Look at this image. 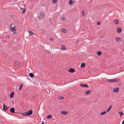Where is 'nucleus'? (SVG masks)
Masks as SVG:
<instances>
[{
	"instance_id": "nucleus-22",
	"label": "nucleus",
	"mask_w": 124,
	"mask_h": 124,
	"mask_svg": "<svg viewBox=\"0 0 124 124\" xmlns=\"http://www.w3.org/2000/svg\"><path fill=\"white\" fill-rule=\"evenodd\" d=\"M23 86V85L22 84H21L20 85L19 89L20 90H21Z\"/></svg>"
},
{
	"instance_id": "nucleus-39",
	"label": "nucleus",
	"mask_w": 124,
	"mask_h": 124,
	"mask_svg": "<svg viewBox=\"0 0 124 124\" xmlns=\"http://www.w3.org/2000/svg\"><path fill=\"white\" fill-rule=\"evenodd\" d=\"M8 37H9V35H7L6 36V37L7 38Z\"/></svg>"
},
{
	"instance_id": "nucleus-37",
	"label": "nucleus",
	"mask_w": 124,
	"mask_h": 124,
	"mask_svg": "<svg viewBox=\"0 0 124 124\" xmlns=\"http://www.w3.org/2000/svg\"><path fill=\"white\" fill-rule=\"evenodd\" d=\"M53 38H50V40H53Z\"/></svg>"
},
{
	"instance_id": "nucleus-32",
	"label": "nucleus",
	"mask_w": 124,
	"mask_h": 124,
	"mask_svg": "<svg viewBox=\"0 0 124 124\" xmlns=\"http://www.w3.org/2000/svg\"><path fill=\"white\" fill-rule=\"evenodd\" d=\"M39 19H41L42 18V16H39Z\"/></svg>"
},
{
	"instance_id": "nucleus-5",
	"label": "nucleus",
	"mask_w": 124,
	"mask_h": 124,
	"mask_svg": "<svg viewBox=\"0 0 124 124\" xmlns=\"http://www.w3.org/2000/svg\"><path fill=\"white\" fill-rule=\"evenodd\" d=\"M113 89V92L115 93H117L118 91L119 88L118 87H116L115 88H114Z\"/></svg>"
},
{
	"instance_id": "nucleus-12",
	"label": "nucleus",
	"mask_w": 124,
	"mask_h": 124,
	"mask_svg": "<svg viewBox=\"0 0 124 124\" xmlns=\"http://www.w3.org/2000/svg\"><path fill=\"white\" fill-rule=\"evenodd\" d=\"M39 14L41 16L42 18H43L44 17V13L41 12Z\"/></svg>"
},
{
	"instance_id": "nucleus-16",
	"label": "nucleus",
	"mask_w": 124,
	"mask_h": 124,
	"mask_svg": "<svg viewBox=\"0 0 124 124\" xmlns=\"http://www.w3.org/2000/svg\"><path fill=\"white\" fill-rule=\"evenodd\" d=\"M21 9H22V13H24L25 11H26L25 9V8L24 9L23 8H21Z\"/></svg>"
},
{
	"instance_id": "nucleus-18",
	"label": "nucleus",
	"mask_w": 124,
	"mask_h": 124,
	"mask_svg": "<svg viewBox=\"0 0 124 124\" xmlns=\"http://www.w3.org/2000/svg\"><path fill=\"white\" fill-rule=\"evenodd\" d=\"M90 91L89 90H88L87 91H86L85 93L86 94H89L90 92Z\"/></svg>"
},
{
	"instance_id": "nucleus-19",
	"label": "nucleus",
	"mask_w": 124,
	"mask_h": 124,
	"mask_svg": "<svg viewBox=\"0 0 124 124\" xmlns=\"http://www.w3.org/2000/svg\"><path fill=\"white\" fill-rule=\"evenodd\" d=\"M111 106L110 105L108 108L106 110V112H108L111 109Z\"/></svg>"
},
{
	"instance_id": "nucleus-4",
	"label": "nucleus",
	"mask_w": 124,
	"mask_h": 124,
	"mask_svg": "<svg viewBox=\"0 0 124 124\" xmlns=\"http://www.w3.org/2000/svg\"><path fill=\"white\" fill-rule=\"evenodd\" d=\"M3 109L5 110H7L10 107H7V106L5 105L4 104H3Z\"/></svg>"
},
{
	"instance_id": "nucleus-10",
	"label": "nucleus",
	"mask_w": 124,
	"mask_h": 124,
	"mask_svg": "<svg viewBox=\"0 0 124 124\" xmlns=\"http://www.w3.org/2000/svg\"><path fill=\"white\" fill-rule=\"evenodd\" d=\"M14 93V92H13L10 93V97L11 98H12L13 97Z\"/></svg>"
},
{
	"instance_id": "nucleus-31",
	"label": "nucleus",
	"mask_w": 124,
	"mask_h": 124,
	"mask_svg": "<svg viewBox=\"0 0 124 124\" xmlns=\"http://www.w3.org/2000/svg\"><path fill=\"white\" fill-rule=\"evenodd\" d=\"M61 19L62 20H64L65 19V17H61Z\"/></svg>"
},
{
	"instance_id": "nucleus-36",
	"label": "nucleus",
	"mask_w": 124,
	"mask_h": 124,
	"mask_svg": "<svg viewBox=\"0 0 124 124\" xmlns=\"http://www.w3.org/2000/svg\"><path fill=\"white\" fill-rule=\"evenodd\" d=\"M16 63V64H17V65H18V63L17 62H16L14 63L15 64V63Z\"/></svg>"
},
{
	"instance_id": "nucleus-20",
	"label": "nucleus",
	"mask_w": 124,
	"mask_h": 124,
	"mask_svg": "<svg viewBox=\"0 0 124 124\" xmlns=\"http://www.w3.org/2000/svg\"><path fill=\"white\" fill-rule=\"evenodd\" d=\"M52 117V116L51 115H49L47 116L46 118L47 119L50 118H51Z\"/></svg>"
},
{
	"instance_id": "nucleus-8",
	"label": "nucleus",
	"mask_w": 124,
	"mask_h": 124,
	"mask_svg": "<svg viewBox=\"0 0 124 124\" xmlns=\"http://www.w3.org/2000/svg\"><path fill=\"white\" fill-rule=\"evenodd\" d=\"M80 86L82 87H87L88 88L89 86H88L86 84H85L84 85H83L82 84H81L80 85Z\"/></svg>"
},
{
	"instance_id": "nucleus-24",
	"label": "nucleus",
	"mask_w": 124,
	"mask_h": 124,
	"mask_svg": "<svg viewBox=\"0 0 124 124\" xmlns=\"http://www.w3.org/2000/svg\"><path fill=\"white\" fill-rule=\"evenodd\" d=\"M73 1L72 0H70L69 2V4L71 5L73 2Z\"/></svg>"
},
{
	"instance_id": "nucleus-35",
	"label": "nucleus",
	"mask_w": 124,
	"mask_h": 124,
	"mask_svg": "<svg viewBox=\"0 0 124 124\" xmlns=\"http://www.w3.org/2000/svg\"><path fill=\"white\" fill-rule=\"evenodd\" d=\"M82 13H83V15H85V13L84 12V11L83 10L82 11Z\"/></svg>"
},
{
	"instance_id": "nucleus-33",
	"label": "nucleus",
	"mask_w": 124,
	"mask_h": 124,
	"mask_svg": "<svg viewBox=\"0 0 124 124\" xmlns=\"http://www.w3.org/2000/svg\"><path fill=\"white\" fill-rule=\"evenodd\" d=\"M100 23L101 22H99L97 23V25H99L100 24Z\"/></svg>"
},
{
	"instance_id": "nucleus-30",
	"label": "nucleus",
	"mask_w": 124,
	"mask_h": 124,
	"mask_svg": "<svg viewBox=\"0 0 124 124\" xmlns=\"http://www.w3.org/2000/svg\"><path fill=\"white\" fill-rule=\"evenodd\" d=\"M13 24L12 23H11L10 25V28H13Z\"/></svg>"
},
{
	"instance_id": "nucleus-13",
	"label": "nucleus",
	"mask_w": 124,
	"mask_h": 124,
	"mask_svg": "<svg viewBox=\"0 0 124 124\" xmlns=\"http://www.w3.org/2000/svg\"><path fill=\"white\" fill-rule=\"evenodd\" d=\"M85 66V63H82L81 65V67L82 68H84Z\"/></svg>"
},
{
	"instance_id": "nucleus-28",
	"label": "nucleus",
	"mask_w": 124,
	"mask_h": 124,
	"mask_svg": "<svg viewBox=\"0 0 124 124\" xmlns=\"http://www.w3.org/2000/svg\"><path fill=\"white\" fill-rule=\"evenodd\" d=\"M29 35H32L33 34V32L31 31H29Z\"/></svg>"
},
{
	"instance_id": "nucleus-21",
	"label": "nucleus",
	"mask_w": 124,
	"mask_h": 124,
	"mask_svg": "<svg viewBox=\"0 0 124 124\" xmlns=\"http://www.w3.org/2000/svg\"><path fill=\"white\" fill-rule=\"evenodd\" d=\"M66 49L65 47L64 46H62L61 49L63 50H65Z\"/></svg>"
},
{
	"instance_id": "nucleus-25",
	"label": "nucleus",
	"mask_w": 124,
	"mask_h": 124,
	"mask_svg": "<svg viewBox=\"0 0 124 124\" xmlns=\"http://www.w3.org/2000/svg\"><path fill=\"white\" fill-rule=\"evenodd\" d=\"M101 54V53L100 51H98L97 52V55L99 56H100Z\"/></svg>"
},
{
	"instance_id": "nucleus-6",
	"label": "nucleus",
	"mask_w": 124,
	"mask_h": 124,
	"mask_svg": "<svg viewBox=\"0 0 124 124\" xmlns=\"http://www.w3.org/2000/svg\"><path fill=\"white\" fill-rule=\"evenodd\" d=\"M68 71L71 72L73 73L75 72V70L74 69L70 68L69 69Z\"/></svg>"
},
{
	"instance_id": "nucleus-7",
	"label": "nucleus",
	"mask_w": 124,
	"mask_h": 124,
	"mask_svg": "<svg viewBox=\"0 0 124 124\" xmlns=\"http://www.w3.org/2000/svg\"><path fill=\"white\" fill-rule=\"evenodd\" d=\"M15 109L14 108H11L10 110V112L11 113H15Z\"/></svg>"
},
{
	"instance_id": "nucleus-29",
	"label": "nucleus",
	"mask_w": 124,
	"mask_h": 124,
	"mask_svg": "<svg viewBox=\"0 0 124 124\" xmlns=\"http://www.w3.org/2000/svg\"><path fill=\"white\" fill-rule=\"evenodd\" d=\"M52 1L53 3H55L57 2V0H52Z\"/></svg>"
},
{
	"instance_id": "nucleus-23",
	"label": "nucleus",
	"mask_w": 124,
	"mask_h": 124,
	"mask_svg": "<svg viewBox=\"0 0 124 124\" xmlns=\"http://www.w3.org/2000/svg\"><path fill=\"white\" fill-rule=\"evenodd\" d=\"M106 111H104V112H101V115H104L105 114H106Z\"/></svg>"
},
{
	"instance_id": "nucleus-3",
	"label": "nucleus",
	"mask_w": 124,
	"mask_h": 124,
	"mask_svg": "<svg viewBox=\"0 0 124 124\" xmlns=\"http://www.w3.org/2000/svg\"><path fill=\"white\" fill-rule=\"evenodd\" d=\"M16 27L15 26H13V28H10V29L11 30V32H13V33H12V34H14L16 33Z\"/></svg>"
},
{
	"instance_id": "nucleus-17",
	"label": "nucleus",
	"mask_w": 124,
	"mask_h": 124,
	"mask_svg": "<svg viewBox=\"0 0 124 124\" xmlns=\"http://www.w3.org/2000/svg\"><path fill=\"white\" fill-rule=\"evenodd\" d=\"M29 75L30 77L31 78H33L34 77V75L32 73H30Z\"/></svg>"
},
{
	"instance_id": "nucleus-14",
	"label": "nucleus",
	"mask_w": 124,
	"mask_h": 124,
	"mask_svg": "<svg viewBox=\"0 0 124 124\" xmlns=\"http://www.w3.org/2000/svg\"><path fill=\"white\" fill-rule=\"evenodd\" d=\"M67 113V112L66 111H61V114H62L66 115Z\"/></svg>"
},
{
	"instance_id": "nucleus-2",
	"label": "nucleus",
	"mask_w": 124,
	"mask_h": 124,
	"mask_svg": "<svg viewBox=\"0 0 124 124\" xmlns=\"http://www.w3.org/2000/svg\"><path fill=\"white\" fill-rule=\"evenodd\" d=\"M107 80L110 83H114L118 82L119 81V79L117 78H115L113 79H107Z\"/></svg>"
},
{
	"instance_id": "nucleus-40",
	"label": "nucleus",
	"mask_w": 124,
	"mask_h": 124,
	"mask_svg": "<svg viewBox=\"0 0 124 124\" xmlns=\"http://www.w3.org/2000/svg\"><path fill=\"white\" fill-rule=\"evenodd\" d=\"M41 124H44V121L42 122V123H41Z\"/></svg>"
},
{
	"instance_id": "nucleus-11",
	"label": "nucleus",
	"mask_w": 124,
	"mask_h": 124,
	"mask_svg": "<svg viewBox=\"0 0 124 124\" xmlns=\"http://www.w3.org/2000/svg\"><path fill=\"white\" fill-rule=\"evenodd\" d=\"M117 32L118 33H120L121 32V29L120 28H117Z\"/></svg>"
},
{
	"instance_id": "nucleus-27",
	"label": "nucleus",
	"mask_w": 124,
	"mask_h": 124,
	"mask_svg": "<svg viewBox=\"0 0 124 124\" xmlns=\"http://www.w3.org/2000/svg\"><path fill=\"white\" fill-rule=\"evenodd\" d=\"M119 115L120 116H121L122 115H123V113L122 111H121L120 112H119Z\"/></svg>"
},
{
	"instance_id": "nucleus-34",
	"label": "nucleus",
	"mask_w": 124,
	"mask_h": 124,
	"mask_svg": "<svg viewBox=\"0 0 124 124\" xmlns=\"http://www.w3.org/2000/svg\"><path fill=\"white\" fill-rule=\"evenodd\" d=\"M63 98L62 97H60V98H59L60 99H63Z\"/></svg>"
},
{
	"instance_id": "nucleus-38",
	"label": "nucleus",
	"mask_w": 124,
	"mask_h": 124,
	"mask_svg": "<svg viewBox=\"0 0 124 124\" xmlns=\"http://www.w3.org/2000/svg\"><path fill=\"white\" fill-rule=\"evenodd\" d=\"M122 124H124V121H123L122 122Z\"/></svg>"
},
{
	"instance_id": "nucleus-9",
	"label": "nucleus",
	"mask_w": 124,
	"mask_h": 124,
	"mask_svg": "<svg viewBox=\"0 0 124 124\" xmlns=\"http://www.w3.org/2000/svg\"><path fill=\"white\" fill-rule=\"evenodd\" d=\"M116 39L117 42H119L121 41V38L119 37L116 38Z\"/></svg>"
},
{
	"instance_id": "nucleus-1",
	"label": "nucleus",
	"mask_w": 124,
	"mask_h": 124,
	"mask_svg": "<svg viewBox=\"0 0 124 124\" xmlns=\"http://www.w3.org/2000/svg\"><path fill=\"white\" fill-rule=\"evenodd\" d=\"M33 114V111L31 110H30L29 111L22 113L21 114L23 116H30Z\"/></svg>"
},
{
	"instance_id": "nucleus-15",
	"label": "nucleus",
	"mask_w": 124,
	"mask_h": 124,
	"mask_svg": "<svg viewBox=\"0 0 124 124\" xmlns=\"http://www.w3.org/2000/svg\"><path fill=\"white\" fill-rule=\"evenodd\" d=\"M61 30L62 32H63L64 33H65L66 32V29L64 28H62L61 29Z\"/></svg>"
},
{
	"instance_id": "nucleus-26",
	"label": "nucleus",
	"mask_w": 124,
	"mask_h": 124,
	"mask_svg": "<svg viewBox=\"0 0 124 124\" xmlns=\"http://www.w3.org/2000/svg\"><path fill=\"white\" fill-rule=\"evenodd\" d=\"M115 23L116 24H118V22L117 20L116 19L115 21Z\"/></svg>"
}]
</instances>
